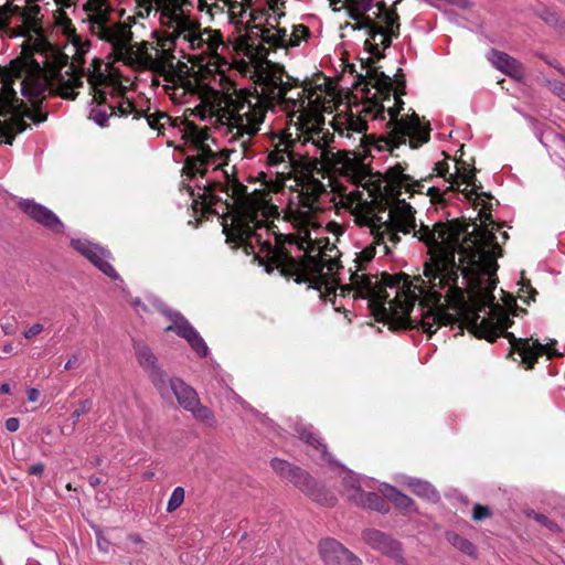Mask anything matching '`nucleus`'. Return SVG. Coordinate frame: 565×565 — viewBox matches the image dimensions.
I'll return each instance as SVG.
<instances>
[{"mask_svg": "<svg viewBox=\"0 0 565 565\" xmlns=\"http://www.w3.org/2000/svg\"><path fill=\"white\" fill-rule=\"evenodd\" d=\"M89 405H90V401L85 399L79 404V407L73 412L72 418H73L74 425L77 423V420L81 416L85 415L89 411Z\"/></svg>", "mask_w": 565, "mask_h": 565, "instance_id": "34", "label": "nucleus"}, {"mask_svg": "<svg viewBox=\"0 0 565 565\" xmlns=\"http://www.w3.org/2000/svg\"><path fill=\"white\" fill-rule=\"evenodd\" d=\"M188 68L175 74V77H167L163 87L170 98L178 104L188 103L189 97L198 96L204 108L210 115L215 116L221 124V115L224 113L225 93L220 92L198 77L188 74Z\"/></svg>", "mask_w": 565, "mask_h": 565, "instance_id": "13", "label": "nucleus"}, {"mask_svg": "<svg viewBox=\"0 0 565 565\" xmlns=\"http://www.w3.org/2000/svg\"><path fill=\"white\" fill-rule=\"evenodd\" d=\"M369 54L367 66L365 71L366 85L372 86L375 92L371 98H367L362 105L356 107V111L339 115L334 119L333 128L340 136L355 140V135L361 142L367 130V120H388L385 126L390 128L387 145L391 148L398 147L408 141L411 148H418L429 140L430 128L428 124H423L417 114L406 115L398 118L403 109L404 102L402 95L405 94V82L394 81L391 76L381 72L377 67L371 65L375 60L383 56V50L380 56Z\"/></svg>", "mask_w": 565, "mask_h": 565, "instance_id": "6", "label": "nucleus"}, {"mask_svg": "<svg viewBox=\"0 0 565 565\" xmlns=\"http://www.w3.org/2000/svg\"><path fill=\"white\" fill-rule=\"evenodd\" d=\"M97 544H98V547L103 551H107V547H108V541L105 540V539H102V537H98L97 540Z\"/></svg>", "mask_w": 565, "mask_h": 565, "instance_id": "46", "label": "nucleus"}, {"mask_svg": "<svg viewBox=\"0 0 565 565\" xmlns=\"http://www.w3.org/2000/svg\"><path fill=\"white\" fill-rule=\"evenodd\" d=\"M295 431L298 434L301 440H303L307 445L311 446L313 450L320 454L322 460L328 462L331 461V456L327 451V446L321 443L318 437H316L311 426L297 424L295 426Z\"/></svg>", "mask_w": 565, "mask_h": 565, "instance_id": "24", "label": "nucleus"}, {"mask_svg": "<svg viewBox=\"0 0 565 565\" xmlns=\"http://www.w3.org/2000/svg\"><path fill=\"white\" fill-rule=\"evenodd\" d=\"M33 565H41V564L36 563V564H33Z\"/></svg>", "mask_w": 565, "mask_h": 565, "instance_id": "54", "label": "nucleus"}, {"mask_svg": "<svg viewBox=\"0 0 565 565\" xmlns=\"http://www.w3.org/2000/svg\"><path fill=\"white\" fill-rule=\"evenodd\" d=\"M83 71H77L72 64L65 73L53 75L49 82L50 90L65 99H75L77 89L83 86Z\"/></svg>", "mask_w": 565, "mask_h": 565, "instance_id": "17", "label": "nucleus"}, {"mask_svg": "<svg viewBox=\"0 0 565 565\" xmlns=\"http://www.w3.org/2000/svg\"><path fill=\"white\" fill-rule=\"evenodd\" d=\"M370 480L366 478H360L354 475H347L343 478L344 493L349 500L353 501L354 492H363L364 488H370Z\"/></svg>", "mask_w": 565, "mask_h": 565, "instance_id": "28", "label": "nucleus"}, {"mask_svg": "<svg viewBox=\"0 0 565 565\" xmlns=\"http://www.w3.org/2000/svg\"><path fill=\"white\" fill-rule=\"evenodd\" d=\"M455 260L457 276L456 288L460 292V302L452 301L446 290L436 292L438 300H430L426 312L420 313L419 326L429 335L440 326H467L469 331L478 338L493 342L503 335L514 352L521 358L526 369H532L541 355L548 359L559 355L551 344H542L539 340L519 339L508 329L513 320L499 306L494 303L493 290L497 287L498 257L501 247L495 234L480 232L458 242Z\"/></svg>", "mask_w": 565, "mask_h": 565, "instance_id": "4", "label": "nucleus"}, {"mask_svg": "<svg viewBox=\"0 0 565 565\" xmlns=\"http://www.w3.org/2000/svg\"><path fill=\"white\" fill-rule=\"evenodd\" d=\"M245 54L256 63L253 72L254 92L233 87L225 93L224 113L221 115V126L228 138L232 148L220 149L206 126H198L185 121L182 138L191 148L186 156L184 170L190 177H206L203 184L204 195L211 191L212 183L218 177H207L209 173H220L228 178L224 167L228 164L231 153L239 152L247 156L253 138L260 129L268 110L285 113L290 124L296 127L303 146L313 148L312 157L326 168L343 160L348 153L334 152L330 147L332 137L322 127V111L330 108L321 96L316 93L306 94V88L290 77L279 63L267 60L270 52L278 53L282 49L269 47L260 41L259 44L244 42L241 44ZM289 51L287 52V55Z\"/></svg>", "mask_w": 565, "mask_h": 565, "instance_id": "2", "label": "nucleus"}, {"mask_svg": "<svg viewBox=\"0 0 565 565\" xmlns=\"http://www.w3.org/2000/svg\"><path fill=\"white\" fill-rule=\"evenodd\" d=\"M147 124L153 130H158L159 134H164L167 127H173L174 124L172 118L163 111H156L146 115Z\"/></svg>", "mask_w": 565, "mask_h": 565, "instance_id": "29", "label": "nucleus"}, {"mask_svg": "<svg viewBox=\"0 0 565 565\" xmlns=\"http://www.w3.org/2000/svg\"><path fill=\"white\" fill-rule=\"evenodd\" d=\"M20 209L32 220L54 233H62L64 224L50 209L32 200H22L19 202Z\"/></svg>", "mask_w": 565, "mask_h": 565, "instance_id": "21", "label": "nucleus"}, {"mask_svg": "<svg viewBox=\"0 0 565 565\" xmlns=\"http://www.w3.org/2000/svg\"><path fill=\"white\" fill-rule=\"evenodd\" d=\"M239 8H241V12L239 13H241V15H243V13H245L246 10H245V8L242 4H239Z\"/></svg>", "mask_w": 565, "mask_h": 565, "instance_id": "53", "label": "nucleus"}, {"mask_svg": "<svg viewBox=\"0 0 565 565\" xmlns=\"http://www.w3.org/2000/svg\"><path fill=\"white\" fill-rule=\"evenodd\" d=\"M365 542L391 557L397 565H406L401 544L391 536L377 530H367L363 533Z\"/></svg>", "mask_w": 565, "mask_h": 565, "instance_id": "20", "label": "nucleus"}, {"mask_svg": "<svg viewBox=\"0 0 565 565\" xmlns=\"http://www.w3.org/2000/svg\"><path fill=\"white\" fill-rule=\"evenodd\" d=\"M2 331L4 334L11 335L15 333V327L13 324H2L1 326Z\"/></svg>", "mask_w": 565, "mask_h": 565, "instance_id": "45", "label": "nucleus"}, {"mask_svg": "<svg viewBox=\"0 0 565 565\" xmlns=\"http://www.w3.org/2000/svg\"><path fill=\"white\" fill-rule=\"evenodd\" d=\"M353 502L358 505L377 511H381L384 508L383 499L375 492L366 491L365 489L363 492H354Z\"/></svg>", "mask_w": 565, "mask_h": 565, "instance_id": "26", "label": "nucleus"}, {"mask_svg": "<svg viewBox=\"0 0 565 565\" xmlns=\"http://www.w3.org/2000/svg\"><path fill=\"white\" fill-rule=\"evenodd\" d=\"M44 465L39 462V463H35V465H32L30 468H29V473L30 475H33V476H41L44 471Z\"/></svg>", "mask_w": 565, "mask_h": 565, "instance_id": "41", "label": "nucleus"}, {"mask_svg": "<svg viewBox=\"0 0 565 565\" xmlns=\"http://www.w3.org/2000/svg\"><path fill=\"white\" fill-rule=\"evenodd\" d=\"M501 236H502V239H503V241H505V239L508 238V234H507V232H502V233H501Z\"/></svg>", "mask_w": 565, "mask_h": 565, "instance_id": "52", "label": "nucleus"}, {"mask_svg": "<svg viewBox=\"0 0 565 565\" xmlns=\"http://www.w3.org/2000/svg\"><path fill=\"white\" fill-rule=\"evenodd\" d=\"M20 427V420L17 417H10L6 420V428L10 433H14Z\"/></svg>", "mask_w": 565, "mask_h": 565, "instance_id": "40", "label": "nucleus"}, {"mask_svg": "<svg viewBox=\"0 0 565 565\" xmlns=\"http://www.w3.org/2000/svg\"><path fill=\"white\" fill-rule=\"evenodd\" d=\"M72 246L94 264L100 271L113 279H117L118 275L109 263L110 254L103 247L93 244L89 241L77 238L72 239Z\"/></svg>", "mask_w": 565, "mask_h": 565, "instance_id": "18", "label": "nucleus"}, {"mask_svg": "<svg viewBox=\"0 0 565 565\" xmlns=\"http://www.w3.org/2000/svg\"><path fill=\"white\" fill-rule=\"evenodd\" d=\"M458 4L462 8H466L468 6V1L467 0H459L458 1Z\"/></svg>", "mask_w": 565, "mask_h": 565, "instance_id": "50", "label": "nucleus"}, {"mask_svg": "<svg viewBox=\"0 0 565 565\" xmlns=\"http://www.w3.org/2000/svg\"><path fill=\"white\" fill-rule=\"evenodd\" d=\"M157 308L171 320V323L166 327L164 331H172L179 337L185 339L200 356L207 355L209 348L205 341L180 312L167 310L162 302H159Z\"/></svg>", "mask_w": 565, "mask_h": 565, "instance_id": "15", "label": "nucleus"}, {"mask_svg": "<svg viewBox=\"0 0 565 565\" xmlns=\"http://www.w3.org/2000/svg\"><path fill=\"white\" fill-rule=\"evenodd\" d=\"M331 167L351 183L334 184L342 207L349 210L354 222L366 226L373 244L356 255L355 270L350 284L340 287L341 295L352 291L354 298L367 300L374 316L399 327H411V312L418 299L428 307L438 300L436 292L446 290L452 301L460 302L456 287L455 255L461 226L457 221L436 222L433 227L420 223L417 227L415 210L403 192H417L423 180L405 173L406 164L396 163L385 172L387 198L383 205L380 189L362 184L365 175L349 158Z\"/></svg>", "mask_w": 565, "mask_h": 565, "instance_id": "1", "label": "nucleus"}, {"mask_svg": "<svg viewBox=\"0 0 565 565\" xmlns=\"http://www.w3.org/2000/svg\"><path fill=\"white\" fill-rule=\"evenodd\" d=\"M184 497H185V491L182 487L174 488V490L172 491V493L169 498V501L167 504V511L169 513H171V512L175 511L177 509H179L184 501Z\"/></svg>", "mask_w": 565, "mask_h": 565, "instance_id": "33", "label": "nucleus"}, {"mask_svg": "<svg viewBox=\"0 0 565 565\" xmlns=\"http://www.w3.org/2000/svg\"><path fill=\"white\" fill-rule=\"evenodd\" d=\"M26 394H28V399L30 402H36L39 399V396H40V392L36 388L28 390Z\"/></svg>", "mask_w": 565, "mask_h": 565, "instance_id": "42", "label": "nucleus"}, {"mask_svg": "<svg viewBox=\"0 0 565 565\" xmlns=\"http://www.w3.org/2000/svg\"><path fill=\"white\" fill-rule=\"evenodd\" d=\"M319 552L326 565H362L359 557L333 539L321 541Z\"/></svg>", "mask_w": 565, "mask_h": 565, "instance_id": "19", "label": "nucleus"}, {"mask_svg": "<svg viewBox=\"0 0 565 565\" xmlns=\"http://www.w3.org/2000/svg\"><path fill=\"white\" fill-rule=\"evenodd\" d=\"M100 482H102V481H100V479H99V478H97V477H94V476H93V477H90V478H89V484H90L92 487H94V488H95V487H97V486H99V484H100Z\"/></svg>", "mask_w": 565, "mask_h": 565, "instance_id": "48", "label": "nucleus"}, {"mask_svg": "<svg viewBox=\"0 0 565 565\" xmlns=\"http://www.w3.org/2000/svg\"><path fill=\"white\" fill-rule=\"evenodd\" d=\"M273 470L281 478L294 483L308 497L323 505H333L335 498L324 488L320 487L306 471L291 463L275 458L270 461Z\"/></svg>", "mask_w": 565, "mask_h": 565, "instance_id": "14", "label": "nucleus"}, {"mask_svg": "<svg viewBox=\"0 0 565 565\" xmlns=\"http://www.w3.org/2000/svg\"><path fill=\"white\" fill-rule=\"evenodd\" d=\"M520 298L525 297L529 295L532 299H534V295L536 294V290L531 286L530 281H522L521 288H520Z\"/></svg>", "mask_w": 565, "mask_h": 565, "instance_id": "38", "label": "nucleus"}, {"mask_svg": "<svg viewBox=\"0 0 565 565\" xmlns=\"http://www.w3.org/2000/svg\"><path fill=\"white\" fill-rule=\"evenodd\" d=\"M454 168L455 172H449V162L447 160L439 161L435 164L434 171L436 172V175L443 178L444 182L448 185L443 192L438 186L429 188L427 191L431 196V200H445L443 196L447 194V192L457 189L469 202L475 205V207H479L478 216L480 218L481 226L475 227L471 233H468L463 237L462 235L466 232V227L459 220H452L457 221L462 228V232L459 236V243H462L467 237H470L480 232L488 231L494 234V231L499 230L500 226L497 225L493 220H491L490 211L492 209L493 198L488 193L477 192L475 171H469L463 166L459 167L458 162H455Z\"/></svg>", "mask_w": 565, "mask_h": 565, "instance_id": "10", "label": "nucleus"}, {"mask_svg": "<svg viewBox=\"0 0 565 565\" xmlns=\"http://www.w3.org/2000/svg\"><path fill=\"white\" fill-rule=\"evenodd\" d=\"M0 392L2 394H9L11 392V387H10V384L8 383H3L0 385Z\"/></svg>", "mask_w": 565, "mask_h": 565, "instance_id": "47", "label": "nucleus"}, {"mask_svg": "<svg viewBox=\"0 0 565 565\" xmlns=\"http://www.w3.org/2000/svg\"><path fill=\"white\" fill-rule=\"evenodd\" d=\"M324 192L322 182L307 178L289 199L281 220L278 207L266 195L243 196L231 214V222L223 223L226 242L244 246L247 254L253 253L267 273L276 268L282 276L308 282L321 294H335L339 264L327 258L316 244L318 238L311 237V231L320 227L318 215Z\"/></svg>", "mask_w": 565, "mask_h": 565, "instance_id": "3", "label": "nucleus"}, {"mask_svg": "<svg viewBox=\"0 0 565 565\" xmlns=\"http://www.w3.org/2000/svg\"><path fill=\"white\" fill-rule=\"evenodd\" d=\"M40 11L36 3L26 0L23 6L14 2L0 6V35L28 38L21 45V56L11 61L8 70L0 75V114L12 113L15 116L22 114L14 104L17 92L13 85L17 81L22 95L29 98L33 106L38 104L44 90L43 70L33 58L34 51L42 49V40L35 39L34 45L30 43L32 34L40 35Z\"/></svg>", "mask_w": 565, "mask_h": 565, "instance_id": "7", "label": "nucleus"}, {"mask_svg": "<svg viewBox=\"0 0 565 565\" xmlns=\"http://www.w3.org/2000/svg\"><path fill=\"white\" fill-rule=\"evenodd\" d=\"M334 11L345 9L355 21L353 30H364L365 47L380 56L383 49L390 47L392 40L399 34L398 15L380 0H331Z\"/></svg>", "mask_w": 565, "mask_h": 565, "instance_id": "9", "label": "nucleus"}, {"mask_svg": "<svg viewBox=\"0 0 565 565\" xmlns=\"http://www.w3.org/2000/svg\"><path fill=\"white\" fill-rule=\"evenodd\" d=\"M83 23L90 35L110 45L117 60L140 70L151 64L149 42L132 43L130 25L118 20L109 0H86L83 3Z\"/></svg>", "mask_w": 565, "mask_h": 565, "instance_id": "8", "label": "nucleus"}, {"mask_svg": "<svg viewBox=\"0 0 565 565\" xmlns=\"http://www.w3.org/2000/svg\"><path fill=\"white\" fill-rule=\"evenodd\" d=\"M407 486L412 489V491L430 501H436L438 499L437 491L431 487L430 483L418 480V479H412L409 478L407 481Z\"/></svg>", "mask_w": 565, "mask_h": 565, "instance_id": "30", "label": "nucleus"}, {"mask_svg": "<svg viewBox=\"0 0 565 565\" xmlns=\"http://www.w3.org/2000/svg\"><path fill=\"white\" fill-rule=\"evenodd\" d=\"M12 350H13V347H12V344H11V343L4 344V345L2 347V352H3L4 354H10V353H12Z\"/></svg>", "mask_w": 565, "mask_h": 565, "instance_id": "49", "label": "nucleus"}, {"mask_svg": "<svg viewBox=\"0 0 565 565\" xmlns=\"http://www.w3.org/2000/svg\"><path fill=\"white\" fill-rule=\"evenodd\" d=\"M533 518L541 524H543L544 526L548 527L550 530L552 531H557L558 530V526L556 523L550 521L545 515L543 514H540V513H533Z\"/></svg>", "mask_w": 565, "mask_h": 565, "instance_id": "37", "label": "nucleus"}, {"mask_svg": "<svg viewBox=\"0 0 565 565\" xmlns=\"http://www.w3.org/2000/svg\"><path fill=\"white\" fill-rule=\"evenodd\" d=\"M127 539H128V541H130L131 543H134L136 545H143V541L139 534H136V533L129 534Z\"/></svg>", "mask_w": 565, "mask_h": 565, "instance_id": "43", "label": "nucleus"}, {"mask_svg": "<svg viewBox=\"0 0 565 565\" xmlns=\"http://www.w3.org/2000/svg\"><path fill=\"white\" fill-rule=\"evenodd\" d=\"M267 159L269 166L271 167H276L281 163H287L286 167L288 168L292 161L289 145L284 141H279V143L276 145L275 149L268 154Z\"/></svg>", "mask_w": 565, "mask_h": 565, "instance_id": "27", "label": "nucleus"}, {"mask_svg": "<svg viewBox=\"0 0 565 565\" xmlns=\"http://www.w3.org/2000/svg\"><path fill=\"white\" fill-rule=\"evenodd\" d=\"M138 15L148 17L154 11L163 29V38L159 41L160 49L150 46L151 64L148 70L158 74L162 79L175 77V74L188 68L184 63L174 61V52L200 67L201 73H209L213 82L218 77L220 83L226 79L225 71L232 66L231 54L236 50L224 42L220 31L211 28L202 29L191 17L188 0H143ZM202 79L205 75L202 74Z\"/></svg>", "mask_w": 565, "mask_h": 565, "instance_id": "5", "label": "nucleus"}, {"mask_svg": "<svg viewBox=\"0 0 565 565\" xmlns=\"http://www.w3.org/2000/svg\"><path fill=\"white\" fill-rule=\"evenodd\" d=\"M189 412L192 413L196 420L203 423L204 425L210 427L214 426L215 417L213 412L207 406L200 404V401H198L196 405L190 408Z\"/></svg>", "mask_w": 565, "mask_h": 565, "instance_id": "32", "label": "nucleus"}, {"mask_svg": "<svg viewBox=\"0 0 565 565\" xmlns=\"http://www.w3.org/2000/svg\"><path fill=\"white\" fill-rule=\"evenodd\" d=\"M488 58L491 64L502 73H505L515 79L523 78L524 71L521 63L507 53L500 51H491Z\"/></svg>", "mask_w": 565, "mask_h": 565, "instance_id": "23", "label": "nucleus"}, {"mask_svg": "<svg viewBox=\"0 0 565 565\" xmlns=\"http://www.w3.org/2000/svg\"><path fill=\"white\" fill-rule=\"evenodd\" d=\"M134 307L138 308L139 306H141V301L140 300H135L132 302Z\"/></svg>", "mask_w": 565, "mask_h": 565, "instance_id": "51", "label": "nucleus"}, {"mask_svg": "<svg viewBox=\"0 0 565 565\" xmlns=\"http://www.w3.org/2000/svg\"><path fill=\"white\" fill-rule=\"evenodd\" d=\"M489 515H490V511L487 507H483L480 504L475 505L473 513H472V518L475 520L480 521Z\"/></svg>", "mask_w": 565, "mask_h": 565, "instance_id": "36", "label": "nucleus"}, {"mask_svg": "<svg viewBox=\"0 0 565 565\" xmlns=\"http://www.w3.org/2000/svg\"><path fill=\"white\" fill-rule=\"evenodd\" d=\"M447 539L456 548H458L463 554L471 557L477 556L476 546L466 537H462L457 533H448Z\"/></svg>", "mask_w": 565, "mask_h": 565, "instance_id": "31", "label": "nucleus"}, {"mask_svg": "<svg viewBox=\"0 0 565 565\" xmlns=\"http://www.w3.org/2000/svg\"><path fill=\"white\" fill-rule=\"evenodd\" d=\"M134 348L139 365L148 373L158 392L166 394L168 391L167 374L159 367L158 360L151 349L142 342H136Z\"/></svg>", "mask_w": 565, "mask_h": 565, "instance_id": "16", "label": "nucleus"}, {"mask_svg": "<svg viewBox=\"0 0 565 565\" xmlns=\"http://www.w3.org/2000/svg\"><path fill=\"white\" fill-rule=\"evenodd\" d=\"M552 92L565 102V84L562 82H554L551 84Z\"/></svg>", "mask_w": 565, "mask_h": 565, "instance_id": "39", "label": "nucleus"}, {"mask_svg": "<svg viewBox=\"0 0 565 565\" xmlns=\"http://www.w3.org/2000/svg\"><path fill=\"white\" fill-rule=\"evenodd\" d=\"M78 358L74 354L64 365V370L68 371L77 364Z\"/></svg>", "mask_w": 565, "mask_h": 565, "instance_id": "44", "label": "nucleus"}, {"mask_svg": "<svg viewBox=\"0 0 565 565\" xmlns=\"http://www.w3.org/2000/svg\"><path fill=\"white\" fill-rule=\"evenodd\" d=\"M285 0H267L268 9L253 10L249 13L253 22H259L254 28L258 30L260 41L269 47L282 49L287 54L288 50L299 46L309 36V29L302 24L292 25L288 32L286 28L279 26V19L285 15L281 6Z\"/></svg>", "mask_w": 565, "mask_h": 565, "instance_id": "12", "label": "nucleus"}, {"mask_svg": "<svg viewBox=\"0 0 565 565\" xmlns=\"http://www.w3.org/2000/svg\"><path fill=\"white\" fill-rule=\"evenodd\" d=\"M44 330L43 324L41 323H33L30 328H28L23 332V337L28 340L34 338L35 335L40 334Z\"/></svg>", "mask_w": 565, "mask_h": 565, "instance_id": "35", "label": "nucleus"}, {"mask_svg": "<svg viewBox=\"0 0 565 565\" xmlns=\"http://www.w3.org/2000/svg\"><path fill=\"white\" fill-rule=\"evenodd\" d=\"M168 391L166 394H160L163 398H167L172 393L181 407L189 411L199 401L198 393L191 386H189L181 379H168L167 377Z\"/></svg>", "mask_w": 565, "mask_h": 565, "instance_id": "22", "label": "nucleus"}, {"mask_svg": "<svg viewBox=\"0 0 565 565\" xmlns=\"http://www.w3.org/2000/svg\"><path fill=\"white\" fill-rule=\"evenodd\" d=\"M94 68H88L87 82L93 95L89 118L100 127L107 126L110 116H128L134 114L138 119L141 113L134 104L124 98L126 87L111 74H106L108 65L100 61H93Z\"/></svg>", "mask_w": 565, "mask_h": 565, "instance_id": "11", "label": "nucleus"}, {"mask_svg": "<svg viewBox=\"0 0 565 565\" xmlns=\"http://www.w3.org/2000/svg\"><path fill=\"white\" fill-rule=\"evenodd\" d=\"M379 490L382 495L390 500L397 509L405 512H411L413 510V500L406 494L399 492L395 487L382 483Z\"/></svg>", "mask_w": 565, "mask_h": 565, "instance_id": "25", "label": "nucleus"}]
</instances>
